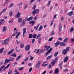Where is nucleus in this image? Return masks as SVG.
I'll list each match as a JSON object with an SVG mask.
<instances>
[{
    "label": "nucleus",
    "mask_w": 74,
    "mask_h": 74,
    "mask_svg": "<svg viewBox=\"0 0 74 74\" xmlns=\"http://www.w3.org/2000/svg\"><path fill=\"white\" fill-rule=\"evenodd\" d=\"M69 47H67L66 49L62 50V53L64 54V55H66L67 53V52L69 51Z\"/></svg>",
    "instance_id": "f257e3e1"
},
{
    "label": "nucleus",
    "mask_w": 74,
    "mask_h": 74,
    "mask_svg": "<svg viewBox=\"0 0 74 74\" xmlns=\"http://www.w3.org/2000/svg\"><path fill=\"white\" fill-rule=\"evenodd\" d=\"M9 41H10V38H8L7 39H6L5 40H3L2 41V44H8V42H9Z\"/></svg>",
    "instance_id": "f03ea898"
},
{
    "label": "nucleus",
    "mask_w": 74,
    "mask_h": 74,
    "mask_svg": "<svg viewBox=\"0 0 74 74\" xmlns=\"http://www.w3.org/2000/svg\"><path fill=\"white\" fill-rule=\"evenodd\" d=\"M39 12V9L34 10L32 12V14L33 15H35L36 14H38Z\"/></svg>",
    "instance_id": "7ed1b4c3"
},
{
    "label": "nucleus",
    "mask_w": 74,
    "mask_h": 74,
    "mask_svg": "<svg viewBox=\"0 0 74 74\" xmlns=\"http://www.w3.org/2000/svg\"><path fill=\"white\" fill-rule=\"evenodd\" d=\"M30 45H27L25 47V51H29L30 50Z\"/></svg>",
    "instance_id": "20e7f679"
},
{
    "label": "nucleus",
    "mask_w": 74,
    "mask_h": 74,
    "mask_svg": "<svg viewBox=\"0 0 74 74\" xmlns=\"http://www.w3.org/2000/svg\"><path fill=\"white\" fill-rule=\"evenodd\" d=\"M52 51V48H51L50 49L47 51V52L46 53V56H47L49 53H50V52H51Z\"/></svg>",
    "instance_id": "39448f33"
},
{
    "label": "nucleus",
    "mask_w": 74,
    "mask_h": 74,
    "mask_svg": "<svg viewBox=\"0 0 74 74\" xmlns=\"http://www.w3.org/2000/svg\"><path fill=\"white\" fill-rule=\"evenodd\" d=\"M10 65H11L10 64H8V65L3 69V72L5 71L6 69H8V67H10Z\"/></svg>",
    "instance_id": "423d86ee"
},
{
    "label": "nucleus",
    "mask_w": 74,
    "mask_h": 74,
    "mask_svg": "<svg viewBox=\"0 0 74 74\" xmlns=\"http://www.w3.org/2000/svg\"><path fill=\"white\" fill-rule=\"evenodd\" d=\"M5 22V21L4 19H2L0 20V26L1 25H3L4 23Z\"/></svg>",
    "instance_id": "0eeeda50"
},
{
    "label": "nucleus",
    "mask_w": 74,
    "mask_h": 74,
    "mask_svg": "<svg viewBox=\"0 0 74 74\" xmlns=\"http://www.w3.org/2000/svg\"><path fill=\"white\" fill-rule=\"evenodd\" d=\"M73 13L74 12H73V11H72L69 12H68L67 14V15H69V16H72V15H73Z\"/></svg>",
    "instance_id": "6e6552de"
},
{
    "label": "nucleus",
    "mask_w": 74,
    "mask_h": 74,
    "mask_svg": "<svg viewBox=\"0 0 74 74\" xmlns=\"http://www.w3.org/2000/svg\"><path fill=\"white\" fill-rule=\"evenodd\" d=\"M26 29L25 28H24L23 29V37H25V33H26Z\"/></svg>",
    "instance_id": "1a4fd4ad"
},
{
    "label": "nucleus",
    "mask_w": 74,
    "mask_h": 74,
    "mask_svg": "<svg viewBox=\"0 0 74 74\" xmlns=\"http://www.w3.org/2000/svg\"><path fill=\"white\" fill-rule=\"evenodd\" d=\"M69 59V57L66 56L65 57L64 60V63H66V62H67V60Z\"/></svg>",
    "instance_id": "9d476101"
},
{
    "label": "nucleus",
    "mask_w": 74,
    "mask_h": 74,
    "mask_svg": "<svg viewBox=\"0 0 74 74\" xmlns=\"http://www.w3.org/2000/svg\"><path fill=\"white\" fill-rule=\"evenodd\" d=\"M14 49H12V50L10 51H9L8 52V55H10V54H11L14 52Z\"/></svg>",
    "instance_id": "9b49d317"
},
{
    "label": "nucleus",
    "mask_w": 74,
    "mask_h": 74,
    "mask_svg": "<svg viewBox=\"0 0 74 74\" xmlns=\"http://www.w3.org/2000/svg\"><path fill=\"white\" fill-rule=\"evenodd\" d=\"M60 42H57L56 43H55V47H57V46H58L59 45H60Z\"/></svg>",
    "instance_id": "f8f14e48"
},
{
    "label": "nucleus",
    "mask_w": 74,
    "mask_h": 74,
    "mask_svg": "<svg viewBox=\"0 0 74 74\" xmlns=\"http://www.w3.org/2000/svg\"><path fill=\"white\" fill-rule=\"evenodd\" d=\"M21 16V13L19 12H18V13L15 16L16 18H19L20 16Z\"/></svg>",
    "instance_id": "ddd939ff"
},
{
    "label": "nucleus",
    "mask_w": 74,
    "mask_h": 74,
    "mask_svg": "<svg viewBox=\"0 0 74 74\" xmlns=\"http://www.w3.org/2000/svg\"><path fill=\"white\" fill-rule=\"evenodd\" d=\"M29 24H32V25H34L35 23V21H31L29 23Z\"/></svg>",
    "instance_id": "4468645a"
},
{
    "label": "nucleus",
    "mask_w": 74,
    "mask_h": 74,
    "mask_svg": "<svg viewBox=\"0 0 74 74\" xmlns=\"http://www.w3.org/2000/svg\"><path fill=\"white\" fill-rule=\"evenodd\" d=\"M60 45L62 46H66V44L63 42H61Z\"/></svg>",
    "instance_id": "2eb2a0df"
},
{
    "label": "nucleus",
    "mask_w": 74,
    "mask_h": 74,
    "mask_svg": "<svg viewBox=\"0 0 74 74\" xmlns=\"http://www.w3.org/2000/svg\"><path fill=\"white\" fill-rule=\"evenodd\" d=\"M33 16H31L30 17L28 18H27V21H32V19H33Z\"/></svg>",
    "instance_id": "dca6fc26"
},
{
    "label": "nucleus",
    "mask_w": 74,
    "mask_h": 74,
    "mask_svg": "<svg viewBox=\"0 0 74 74\" xmlns=\"http://www.w3.org/2000/svg\"><path fill=\"white\" fill-rule=\"evenodd\" d=\"M22 57V55H19L16 58V61H18V60H19Z\"/></svg>",
    "instance_id": "f3484780"
},
{
    "label": "nucleus",
    "mask_w": 74,
    "mask_h": 74,
    "mask_svg": "<svg viewBox=\"0 0 74 74\" xmlns=\"http://www.w3.org/2000/svg\"><path fill=\"white\" fill-rule=\"evenodd\" d=\"M21 23L22 24L21 25V26H23L24 25H25V21L23 20L22 21H21Z\"/></svg>",
    "instance_id": "a211bd4d"
},
{
    "label": "nucleus",
    "mask_w": 74,
    "mask_h": 74,
    "mask_svg": "<svg viewBox=\"0 0 74 74\" xmlns=\"http://www.w3.org/2000/svg\"><path fill=\"white\" fill-rule=\"evenodd\" d=\"M55 63H56V61H55V60H53L52 61V62L51 63V64H52L53 66H54V64H55Z\"/></svg>",
    "instance_id": "6ab92c4d"
},
{
    "label": "nucleus",
    "mask_w": 74,
    "mask_h": 74,
    "mask_svg": "<svg viewBox=\"0 0 74 74\" xmlns=\"http://www.w3.org/2000/svg\"><path fill=\"white\" fill-rule=\"evenodd\" d=\"M59 69L58 68L56 69L55 70V74H58V73H59Z\"/></svg>",
    "instance_id": "aec40b11"
},
{
    "label": "nucleus",
    "mask_w": 74,
    "mask_h": 74,
    "mask_svg": "<svg viewBox=\"0 0 74 74\" xmlns=\"http://www.w3.org/2000/svg\"><path fill=\"white\" fill-rule=\"evenodd\" d=\"M63 62H61L60 64H59V66H60V69H62V64H63L62 63Z\"/></svg>",
    "instance_id": "412c9836"
},
{
    "label": "nucleus",
    "mask_w": 74,
    "mask_h": 74,
    "mask_svg": "<svg viewBox=\"0 0 74 74\" xmlns=\"http://www.w3.org/2000/svg\"><path fill=\"white\" fill-rule=\"evenodd\" d=\"M32 37L33 38H36V37H37V34H34L32 35Z\"/></svg>",
    "instance_id": "4be33fe9"
},
{
    "label": "nucleus",
    "mask_w": 74,
    "mask_h": 74,
    "mask_svg": "<svg viewBox=\"0 0 74 74\" xmlns=\"http://www.w3.org/2000/svg\"><path fill=\"white\" fill-rule=\"evenodd\" d=\"M12 56L13 57H16V54L15 53H14L10 55V56Z\"/></svg>",
    "instance_id": "5701e85b"
},
{
    "label": "nucleus",
    "mask_w": 74,
    "mask_h": 74,
    "mask_svg": "<svg viewBox=\"0 0 74 74\" xmlns=\"http://www.w3.org/2000/svg\"><path fill=\"white\" fill-rule=\"evenodd\" d=\"M2 30L3 32H5L6 30H7V29H6V27H5V26L3 27V28Z\"/></svg>",
    "instance_id": "b1692460"
},
{
    "label": "nucleus",
    "mask_w": 74,
    "mask_h": 74,
    "mask_svg": "<svg viewBox=\"0 0 74 74\" xmlns=\"http://www.w3.org/2000/svg\"><path fill=\"white\" fill-rule=\"evenodd\" d=\"M44 51V49H42L41 50H40L39 52V54H41Z\"/></svg>",
    "instance_id": "393cba45"
},
{
    "label": "nucleus",
    "mask_w": 74,
    "mask_h": 74,
    "mask_svg": "<svg viewBox=\"0 0 74 74\" xmlns=\"http://www.w3.org/2000/svg\"><path fill=\"white\" fill-rule=\"evenodd\" d=\"M14 6V4L13 3H11L10 4L9 6V8H11L12 7Z\"/></svg>",
    "instance_id": "a878e982"
},
{
    "label": "nucleus",
    "mask_w": 74,
    "mask_h": 74,
    "mask_svg": "<svg viewBox=\"0 0 74 74\" xmlns=\"http://www.w3.org/2000/svg\"><path fill=\"white\" fill-rule=\"evenodd\" d=\"M4 67H5V65H3L0 68V72L2 71V69H3Z\"/></svg>",
    "instance_id": "bb28decb"
},
{
    "label": "nucleus",
    "mask_w": 74,
    "mask_h": 74,
    "mask_svg": "<svg viewBox=\"0 0 74 74\" xmlns=\"http://www.w3.org/2000/svg\"><path fill=\"white\" fill-rule=\"evenodd\" d=\"M68 41V38H66L63 40V42H66Z\"/></svg>",
    "instance_id": "cd10ccee"
},
{
    "label": "nucleus",
    "mask_w": 74,
    "mask_h": 74,
    "mask_svg": "<svg viewBox=\"0 0 74 74\" xmlns=\"http://www.w3.org/2000/svg\"><path fill=\"white\" fill-rule=\"evenodd\" d=\"M52 56V55H51V56H48V57L47 58V60H48L50 59Z\"/></svg>",
    "instance_id": "c85d7f7f"
},
{
    "label": "nucleus",
    "mask_w": 74,
    "mask_h": 74,
    "mask_svg": "<svg viewBox=\"0 0 74 74\" xmlns=\"http://www.w3.org/2000/svg\"><path fill=\"white\" fill-rule=\"evenodd\" d=\"M14 58H12L11 57H10L9 58V60H10V61H11L12 62V61H13V60H14Z\"/></svg>",
    "instance_id": "c756f323"
},
{
    "label": "nucleus",
    "mask_w": 74,
    "mask_h": 74,
    "mask_svg": "<svg viewBox=\"0 0 74 74\" xmlns=\"http://www.w3.org/2000/svg\"><path fill=\"white\" fill-rule=\"evenodd\" d=\"M4 51V48H2L0 49V54L2 53V52H3Z\"/></svg>",
    "instance_id": "7c9ffc66"
},
{
    "label": "nucleus",
    "mask_w": 74,
    "mask_h": 74,
    "mask_svg": "<svg viewBox=\"0 0 74 74\" xmlns=\"http://www.w3.org/2000/svg\"><path fill=\"white\" fill-rule=\"evenodd\" d=\"M58 52H56L54 54V56L55 57H56L57 56H58Z\"/></svg>",
    "instance_id": "2f4dec72"
},
{
    "label": "nucleus",
    "mask_w": 74,
    "mask_h": 74,
    "mask_svg": "<svg viewBox=\"0 0 74 74\" xmlns=\"http://www.w3.org/2000/svg\"><path fill=\"white\" fill-rule=\"evenodd\" d=\"M36 36H37L36 39L37 40L38 39V38H40V37H41V34H39Z\"/></svg>",
    "instance_id": "473e14b6"
},
{
    "label": "nucleus",
    "mask_w": 74,
    "mask_h": 74,
    "mask_svg": "<svg viewBox=\"0 0 74 74\" xmlns=\"http://www.w3.org/2000/svg\"><path fill=\"white\" fill-rule=\"evenodd\" d=\"M62 25H61V24L60 25V27L59 28V31H62Z\"/></svg>",
    "instance_id": "72a5a7b5"
},
{
    "label": "nucleus",
    "mask_w": 74,
    "mask_h": 74,
    "mask_svg": "<svg viewBox=\"0 0 74 74\" xmlns=\"http://www.w3.org/2000/svg\"><path fill=\"white\" fill-rule=\"evenodd\" d=\"M42 29V25H41L38 29L39 31H40Z\"/></svg>",
    "instance_id": "f704fd0d"
},
{
    "label": "nucleus",
    "mask_w": 74,
    "mask_h": 74,
    "mask_svg": "<svg viewBox=\"0 0 74 74\" xmlns=\"http://www.w3.org/2000/svg\"><path fill=\"white\" fill-rule=\"evenodd\" d=\"M13 13H12V12L11 11L9 13V14L10 16H12V14Z\"/></svg>",
    "instance_id": "c9c22d12"
},
{
    "label": "nucleus",
    "mask_w": 74,
    "mask_h": 74,
    "mask_svg": "<svg viewBox=\"0 0 74 74\" xmlns=\"http://www.w3.org/2000/svg\"><path fill=\"white\" fill-rule=\"evenodd\" d=\"M73 30H74V28L73 27H71V29L70 31V32H73Z\"/></svg>",
    "instance_id": "e433bc0d"
},
{
    "label": "nucleus",
    "mask_w": 74,
    "mask_h": 74,
    "mask_svg": "<svg viewBox=\"0 0 74 74\" xmlns=\"http://www.w3.org/2000/svg\"><path fill=\"white\" fill-rule=\"evenodd\" d=\"M54 31H53L51 32V34H50V35L51 36H53L54 35Z\"/></svg>",
    "instance_id": "4c0bfd02"
},
{
    "label": "nucleus",
    "mask_w": 74,
    "mask_h": 74,
    "mask_svg": "<svg viewBox=\"0 0 74 74\" xmlns=\"http://www.w3.org/2000/svg\"><path fill=\"white\" fill-rule=\"evenodd\" d=\"M22 21V18H19L18 20V23L20 22L21 21Z\"/></svg>",
    "instance_id": "58836bf2"
},
{
    "label": "nucleus",
    "mask_w": 74,
    "mask_h": 74,
    "mask_svg": "<svg viewBox=\"0 0 74 74\" xmlns=\"http://www.w3.org/2000/svg\"><path fill=\"white\" fill-rule=\"evenodd\" d=\"M38 41L39 43H40L41 42V38H40L38 39Z\"/></svg>",
    "instance_id": "ea45409f"
},
{
    "label": "nucleus",
    "mask_w": 74,
    "mask_h": 74,
    "mask_svg": "<svg viewBox=\"0 0 74 74\" xmlns=\"http://www.w3.org/2000/svg\"><path fill=\"white\" fill-rule=\"evenodd\" d=\"M58 57H56L55 59V61H56V62H58Z\"/></svg>",
    "instance_id": "a19ab883"
},
{
    "label": "nucleus",
    "mask_w": 74,
    "mask_h": 74,
    "mask_svg": "<svg viewBox=\"0 0 74 74\" xmlns=\"http://www.w3.org/2000/svg\"><path fill=\"white\" fill-rule=\"evenodd\" d=\"M20 47L21 48H23V47H24V44L23 43L22 44H21L20 45Z\"/></svg>",
    "instance_id": "79ce46f5"
},
{
    "label": "nucleus",
    "mask_w": 74,
    "mask_h": 74,
    "mask_svg": "<svg viewBox=\"0 0 74 74\" xmlns=\"http://www.w3.org/2000/svg\"><path fill=\"white\" fill-rule=\"evenodd\" d=\"M29 59V57L26 58L25 59L23 62H26V61H27L28 60V59Z\"/></svg>",
    "instance_id": "37998d69"
},
{
    "label": "nucleus",
    "mask_w": 74,
    "mask_h": 74,
    "mask_svg": "<svg viewBox=\"0 0 74 74\" xmlns=\"http://www.w3.org/2000/svg\"><path fill=\"white\" fill-rule=\"evenodd\" d=\"M8 74H12V70H9Z\"/></svg>",
    "instance_id": "c03bdc74"
},
{
    "label": "nucleus",
    "mask_w": 74,
    "mask_h": 74,
    "mask_svg": "<svg viewBox=\"0 0 74 74\" xmlns=\"http://www.w3.org/2000/svg\"><path fill=\"white\" fill-rule=\"evenodd\" d=\"M52 39H53V37H51L48 40L49 41H51L52 40Z\"/></svg>",
    "instance_id": "a18cd8bd"
},
{
    "label": "nucleus",
    "mask_w": 74,
    "mask_h": 74,
    "mask_svg": "<svg viewBox=\"0 0 74 74\" xmlns=\"http://www.w3.org/2000/svg\"><path fill=\"white\" fill-rule=\"evenodd\" d=\"M32 34H29V38H32Z\"/></svg>",
    "instance_id": "49530a36"
},
{
    "label": "nucleus",
    "mask_w": 74,
    "mask_h": 74,
    "mask_svg": "<svg viewBox=\"0 0 74 74\" xmlns=\"http://www.w3.org/2000/svg\"><path fill=\"white\" fill-rule=\"evenodd\" d=\"M32 68L31 67L29 69V72L30 73V72H31V71H32Z\"/></svg>",
    "instance_id": "de8ad7c7"
},
{
    "label": "nucleus",
    "mask_w": 74,
    "mask_h": 74,
    "mask_svg": "<svg viewBox=\"0 0 74 74\" xmlns=\"http://www.w3.org/2000/svg\"><path fill=\"white\" fill-rule=\"evenodd\" d=\"M51 48V46H47V51L48 50H49V49Z\"/></svg>",
    "instance_id": "09e8293b"
},
{
    "label": "nucleus",
    "mask_w": 74,
    "mask_h": 74,
    "mask_svg": "<svg viewBox=\"0 0 74 74\" xmlns=\"http://www.w3.org/2000/svg\"><path fill=\"white\" fill-rule=\"evenodd\" d=\"M23 67H21V68H20L18 69V70L19 71H20V70H23Z\"/></svg>",
    "instance_id": "8fccbe9b"
},
{
    "label": "nucleus",
    "mask_w": 74,
    "mask_h": 74,
    "mask_svg": "<svg viewBox=\"0 0 74 74\" xmlns=\"http://www.w3.org/2000/svg\"><path fill=\"white\" fill-rule=\"evenodd\" d=\"M37 16H36L34 18V20H37Z\"/></svg>",
    "instance_id": "3c124183"
},
{
    "label": "nucleus",
    "mask_w": 74,
    "mask_h": 74,
    "mask_svg": "<svg viewBox=\"0 0 74 74\" xmlns=\"http://www.w3.org/2000/svg\"><path fill=\"white\" fill-rule=\"evenodd\" d=\"M31 56V57L29 59V60H32L33 59V58H34V57H32V56Z\"/></svg>",
    "instance_id": "603ef678"
},
{
    "label": "nucleus",
    "mask_w": 74,
    "mask_h": 74,
    "mask_svg": "<svg viewBox=\"0 0 74 74\" xmlns=\"http://www.w3.org/2000/svg\"><path fill=\"white\" fill-rule=\"evenodd\" d=\"M54 20H52L51 22V23L50 24V26H52L53 25V21Z\"/></svg>",
    "instance_id": "864d4df0"
},
{
    "label": "nucleus",
    "mask_w": 74,
    "mask_h": 74,
    "mask_svg": "<svg viewBox=\"0 0 74 74\" xmlns=\"http://www.w3.org/2000/svg\"><path fill=\"white\" fill-rule=\"evenodd\" d=\"M36 7V5H34L33 7V8L32 9H33L34 10H35V8Z\"/></svg>",
    "instance_id": "5fc2aeb1"
},
{
    "label": "nucleus",
    "mask_w": 74,
    "mask_h": 74,
    "mask_svg": "<svg viewBox=\"0 0 74 74\" xmlns=\"http://www.w3.org/2000/svg\"><path fill=\"white\" fill-rule=\"evenodd\" d=\"M7 51H4L3 52V55H5L6 54V53H7Z\"/></svg>",
    "instance_id": "6e6d98bb"
},
{
    "label": "nucleus",
    "mask_w": 74,
    "mask_h": 74,
    "mask_svg": "<svg viewBox=\"0 0 74 74\" xmlns=\"http://www.w3.org/2000/svg\"><path fill=\"white\" fill-rule=\"evenodd\" d=\"M40 65H38V64H37V65H36V68H37V69H38V68H39V67H40Z\"/></svg>",
    "instance_id": "4d7b16f0"
},
{
    "label": "nucleus",
    "mask_w": 74,
    "mask_h": 74,
    "mask_svg": "<svg viewBox=\"0 0 74 74\" xmlns=\"http://www.w3.org/2000/svg\"><path fill=\"white\" fill-rule=\"evenodd\" d=\"M69 71V70L68 69H65L63 70V71L64 72H66V71Z\"/></svg>",
    "instance_id": "13d9d810"
},
{
    "label": "nucleus",
    "mask_w": 74,
    "mask_h": 74,
    "mask_svg": "<svg viewBox=\"0 0 74 74\" xmlns=\"http://www.w3.org/2000/svg\"><path fill=\"white\" fill-rule=\"evenodd\" d=\"M32 43H34V41H35V39H32Z\"/></svg>",
    "instance_id": "bf43d9fd"
},
{
    "label": "nucleus",
    "mask_w": 74,
    "mask_h": 74,
    "mask_svg": "<svg viewBox=\"0 0 74 74\" xmlns=\"http://www.w3.org/2000/svg\"><path fill=\"white\" fill-rule=\"evenodd\" d=\"M37 64H38L39 65H40V64H41V61H39L38 63H37Z\"/></svg>",
    "instance_id": "052dcab7"
},
{
    "label": "nucleus",
    "mask_w": 74,
    "mask_h": 74,
    "mask_svg": "<svg viewBox=\"0 0 74 74\" xmlns=\"http://www.w3.org/2000/svg\"><path fill=\"white\" fill-rule=\"evenodd\" d=\"M16 41L17 42V44H20V43H21V41H20L19 42H18V41L17 40H16Z\"/></svg>",
    "instance_id": "680f3d73"
},
{
    "label": "nucleus",
    "mask_w": 74,
    "mask_h": 74,
    "mask_svg": "<svg viewBox=\"0 0 74 74\" xmlns=\"http://www.w3.org/2000/svg\"><path fill=\"white\" fill-rule=\"evenodd\" d=\"M56 18V14H55V15L53 16V19H55Z\"/></svg>",
    "instance_id": "e2e57ef3"
},
{
    "label": "nucleus",
    "mask_w": 74,
    "mask_h": 74,
    "mask_svg": "<svg viewBox=\"0 0 74 74\" xmlns=\"http://www.w3.org/2000/svg\"><path fill=\"white\" fill-rule=\"evenodd\" d=\"M5 11H6V9H5L3 10L2 11V12H5Z\"/></svg>",
    "instance_id": "0e129e2a"
},
{
    "label": "nucleus",
    "mask_w": 74,
    "mask_h": 74,
    "mask_svg": "<svg viewBox=\"0 0 74 74\" xmlns=\"http://www.w3.org/2000/svg\"><path fill=\"white\" fill-rule=\"evenodd\" d=\"M63 19H64V17H63V16H62L61 17V21H62Z\"/></svg>",
    "instance_id": "69168bd1"
},
{
    "label": "nucleus",
    "mask_w": 74,
    "mask_h": 74,
    "mask_svg": "<svg viewBox=\"0 0 74 74\" xmlns=\"http://www.w3.org/2000/svg\"><path fill=\"white\" fill-rule=\"evenodd\" d=\"M25 21H27V17L24 19Z\"/></svg>",
    "instance_id": "338daca9"
},
{
    "label": "nucleus",
    "mask_w": 74,
    "mask_h": 74,
    "mask_svg": "<svg viewBox=\"0 0 74 74\" xmlns=\"http://www.w3.org/2000/svg\"><path fill=\"white\" fill-rule=\"evenodd\" d=\"M71 41H72V42H74V38H72V39H71Z\"/></svg>",
    "instance_id": "774afa93"
}]
</instances>
